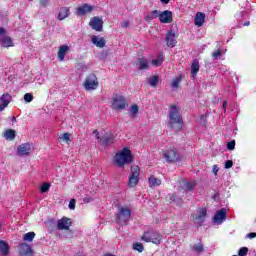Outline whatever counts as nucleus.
Returning <instances> with one entry per match:
<instances>
[{
  "label": "nucleus",
  "mask_w": 256,
  "mask_h": 256,
  "mask_svg": "<svg viewBox=\"0 0 256 256\" xmlns=\"http://www.w3.org/2000/svg\"><path fill=\"white\" fill-rule=\"evenodd\" d=\"M169 126L174 131H181L183 129V118L179 114V108L177 105H172L168 114Z\"/></svg>",
  "instance_id": "obj_1"
},
{
  "label": "nucleus",
  "mask_w": 256,
  "mask_h": 256,
  "mask_svg": "<svg viewBox=\"0 0 256 256\" xmlns=\"http://www.w3.org/2000/svg\"><path fill=\"white\" fill-rule=\"evenodd\" d=\"M133 161V154L129 148H123L114 156V163L117 167H125V165Z\"/></svg>",
  "instance_id": "obj_2"
},
{
  "label": "nucleus",
  "mask_w": 256,
  "mask_h": 256,
  "mask_svg": "<svg viewBox=\"0 0 256 256\" xmlns=\"http://www.w3.org/2000/svg\"><path fill=\"white\" fill-rule=\"evenodd\" d=\"M129 219H131V209L127 206H120L116 214V221L118 225L121 227H123V225H128Z\"/></svg>",
  "instance_id": "obj_3"
},
{
  "label": "nucleus",
  "mask_w": 256,
  "mask_h": 256,
  "mask_svg": "<svg viewBox=\"0 0 256 256\" xmlns=\"http://www.w3.org/2000/svg\"><path fill=\"white\" fill-rule=\"evenodd\" d=\"M142 241L145 243H153L154 245H161L163 236L156 231H147L141 236Z\"/></svg>",
  "instance_id": "obj_4"
},
{
  "label": "nucleus",
  "mask_w": 256,
  "mask_h": 256,
  "mask_svg": "<svg viewBox=\"0 0 256 256\" xmlns=\"http://www.w3.org/2000/svg\"><path fill=\"white\" fill-rule=\"evenodd\" d=\"M83 85L86 91H95L99 87V80L95 74H90L86 77Z\"/></svg>",
  "instance_id": "obj_5"
},
{
  "label": "nucleus",
  "mask_w": 256,
  "mask_h": 256,
  "mask_svg": "<svg viewBox=\"0 0 256 256\" xmlns=\"http://www.w3.org/2000/svg\"><path fill=\"white\" fill-rule=\"evenodd\" d=\"M139 175H141V169L139 166L134 165L131 167V174L128 179L129 187H137V183H139Z\"/></svg>",
  "instance_id": "obj_6"
},
{
  "label": "nucleus",
  "mask_w": 256,
  "mask_h": 256,
  "mask_svg": "<svg viewBox=\"0 0 256 256\" xmlns=\"http://www.w3.org/2000/svg\"><path fill=\"white\" fill-rule=\"evenodd\" d=\"M163 157L167 161V163H177L181 161V154L178 153L175 148L166 150L163 153Z\"/></svg>",
  "instance_id": "obj_7"
},
{
  "label": "nucleus",
  "mask_w": 256,
  "mask_h": 256,
  "mask_svg": "<svg viewBox=\"0 0 256 256\" xmlns=\"http://www.w3.org/2000/svg\"><path fill=\"white\" fill-rule=\"evenodd\" d=\"M125 105H127V100H125V97H123L122 95L115 94L112 97V108L116 111L125 109Z\"/></svg>",
  "instance_id": "obj_8"
},
{
  "label": "nucleus",
  "mask_w": 256,
  "mask_h": 256,
  "mask_svg": "<svg viewBox=\"0 0 256 256\" xmlns=\"http://www.w3.org/2000/svg\"><path fill=\"white\" fill-rule=\"evenodd\" d=\"M7 31L5 28L0 27V45L2 47H13V40H11V37L6 36Z\"/></svg>",
  "instance_id": "obj_9"
},
{
  "label": "nucleus",
  "mask_w": 256,
  "mask_h": 256,
  "mask_svg": "<svg viewBox=\"0 0 256 256\" xmlns=\"http://www.w3.org/2000/svg\"><path fill=\"white\" fill-rule=\"evenodd\" d=\"M196 225H203L205 217H207V209L198 208L196 214L192 215Z\"/></svg>",
  "instance_id": "obj_10"
},
{
  "label": "nucleus",
  "mask_w": 256,
  "mask_h": 256,
  "mask_svg": "<svg viewBox=\"0 0 256 256\" xmlns=\"http://www.w3.org/2000/svg\"><path fill=\"white\" fill-rule=\"evenodd\" d=\"M227 220V209L222 208L221 210H218L213 217V222L217 225H221L224 221Z\"/></svg>",
  "instance_id": "obj_11"
},
{
  "label": "nucleus",
  "mask_w": 256,
  "mask_h": 256,
  "mask_svg": "<svg viewBox=\"0 0 256 256\" xmlns=\"http://www.w3.org/2000/svg\"><path fill=\"white\" fill-rule=\"evenodd\" d=\"M71 15V8L62 6L58 9V13L56 14V19L58 21H65Z\"/></svg>",
  "instance_id": "obj_12"
},
{
  "label": "nucleus",
  "mask_w": 256,
  "mask_h": 256,
  "mask_svg": "<svg viewBox=\"0 0 256 256\" xmlns=\"http://www.w3.org/2000/svg\"><path fill=\"white\" fill-rule=\"evenodd\" d=\"M16 153L19 157H25L27 155H31V144L24 143L19 145Z\"/></svg>",
  "instance_id": "obj_13"
},
{
  "label": "nucleus",
  "mask_w": 256,
  "mask_h": 256,
  "mask_svg": "<svg viewBox=\"0 0 256 256\" xmlns=\"http://www.w3.org/2000/svg\"><path fill=\"white\" fill-rule=\"evenodd\" d=\"M72 224L73 222L71 221V218L63 217L62 219L58 220L57 227L59 231H67Z\"/></svg>",
  "instance_id": "obj_14"
},
{
  "label": "nucleus",
  "mask_w": 256,
  "mask_h": 256,
  "mask_svg": "<svg viewBox=\"0 0 256 256\" xmlns=\"http://www.w3.org/2000/svg\"><path fill=\"white\" fill-rule=\"evenodd\" d=\"M89 25L94 31H103V20L99 17H93L89 22Z\"/></svg>",
  "instance_id": "obj_15"
},
{
  "label": "nucleus",
  "mask_w": 256,
  "mask_h": 256,
  "mask_svg": "<svg viewBox=\"0 0 256 256\" xmlns=\"http://www.w3.org/2000/svg\"><path fill=\"white\" fill-rule=\"evenodd\" d=\"M19 255L20 256H33V249L27 243H22L19 245Z\"/></svg>",
  "instance_id": "obj_16"
},
{
  "label": "nucleus",
  "mask_w": 256,
  "mask_h": 256,
  "mask_svg": "<svg viewBox=\"0 0 256 256\" xmlns=\"http://www.w3.org/2000/svg\"><path fill=\"white\" fill-rule=\"evenodd\" d=\"M159 20L161 23H172L173 22V12L165 10L160 12Z\"/></svg>",
  "instance_id": "obj_17"
},
{
  "label": "nucleus",
  "mask_w": 256,
  "mask_h": 256,
  "mask_svg": "<svg viewBox=\"0 0 256 256\" xmlns=\"http://www.w3.org/2000/svg\"><path fill=\"white\" fill-rule=\"evenodd\" d=\"M12 99H13V97L10 94H3L0 97V101H1L0 111H4L5 107H7L9 105V103H11Z\"/></svg>",
  "instance_id": "obj_18"
},
{
  "label": "nucleus",
  "mask_w": 256,
  "mask_h": 256,
  "mask_svg": "<svg viewBox=\"0 0 256 256\" xmlns=\"http://www.w3.org/2000/svg\"><path fill=\"white\" fill-rule=\"evenodd\" d=\"M115 141V136L113 134H105L100 140L101 145L107 147L109 145H113Z\"/></svg>",
  "instance_id": "obj_19"
},
{
  "label": "nucleus",
  "mask_w": 256,
  "mask_h": 256,
  "mask_svg": "<svg viewBox=\"0 0 256 256\" xmlns=\"http://www.w3.org/2000/svg\"><path fill=\"white\" fill-rule=\"evenodd\" d=\"M91 11H93V6L89 4H83L82 6H79L77 8V15L79 16L87 15V13H91Z\"/></svg>",
  "instance_id": "obj_20"
},
{
  "label": "nucleus",
  "mask_w": 256,
  "mask_h": 256,
  "mask_svg": "<svg viewBox=\"0 0 256 256\" xmlns=\"http://www.w3.org/2000/svg\"><path fill=\"white\" fill-rule=\"evenodd\" d=\"M167 47H175L177 45V40L175 39V32L169 31L166 34Z\"/></svg>",
  "instance_id": "obj_21"
},
{
  "label": "nucleus",
  "mask_w": 256,
  "mask_h": 256,
  "mask_svg": "<svg viewBox=\"0 0 256 256\" xmlns=\"http://www.w3.org/2000/svg\"><path fill=\"white\" fill-rule=\"evenodd\" d=\"M203 23H205V13L198 12L194 18V24L197 27H203Z\"/></svg>",
  "instance_id": "obj_22"
},
{
  "label": "nucleus",
  "mask_w": 256,
  "mask_h": 256,
  "mask_svg": "<svg viewBox=\"0 0 256 256\" xmlns=\"http://www.w3.org/2000/svg\"><path fill=\"white\" fill-rule=\"evenodd\" d=\"M93 45H95L96 47H99L100 49H103V47H105V38L101 37L99 38L98 36H93L91 39Z\"/></svg>",
  "instance_id": "obj_23"
},
{
  "label": "nucleus",
  "mask_w": 256,
  "mask_h": 256,
  "mask_svg": "<svg viewBox=\"0 0 256 256\" xmlns=\"http://www.w3.org/2000/svg\"><path fill=\"white\" fill-rule=\"evenodd\" d=\"M182 185H183V189H185V191H193V189H195V187H197V181L192 180V181H182Z\"/></svg>",
  "instance_id": "obj_24"
},
{
  "label": "nucleus",
  "mask_w": 256,
  "mask_h": 256,
  "mask_svg": "<svg viewBox=\"0 0 256 256\" xmlns=\"http://www.w3.org/2000/svg\"><path fill=\"white\" fill-rule=\"evenodd\" d=\"M9 249H11L9 244L6 241L0 240V255H9Z\"/></svg>",
  "instance_id": "obj_25"
},
{
  "label": "nucleus",
  "mask_w": 256,
  "mask_h": 256,
  "mask_svg": "<svg viewBox=\"0 0 256 256\" xmlns=\"http://www.w3.org/2000/svg\"><path fill=\"white\" fill-rule=\"evenodd\" d=\"M67 51H69V46L63 45L59 47V50H58L59 61H64L65 55H67Z\"/></svg>",
  "instance_id": "obj_26"
},
{
  "label": "nucleus",
  "mask_w": 256,
  "mask_h": 256,
  "mask_svg": "<svg viewBox=\"0 0 256 256\" xmlns=\"http://www.w3.org/2000/svg\"><path fill=\"white\" fill-rule=\"evenodd\" d=\"M199 67V60H193L191 65V75L193 78L197 77V73H199Z\"/></svg>",
  "instance_id": "obj_27"
},
{
  "label": "nucleus",
  "mask_w": 256,
  "mask_h": 256,
  "mask_svg": "<svg viewBox=\"0 0 256 256\" xmlns=\"http://www.w3.org/2000/svg\"><path fill=\"white\" fill-rule=\"evenodd\" d=\"M138 69H140L141 71L149 69V62L147 61L146 58L138 59Z\"/></svg>",
  "instance_id": "obj_28"
},
{
  "label": "nucleus",
  "mask_w": 256,
  "mask_h": 256,
  "mask_svg": "<svg viewBox=\"0 0 256 256\" xmlns=\"http://www.w3.org/2000/svg\"><path fill=\"white\" fill-rule=\"evenodd\" d=\"M191 249H192V251H194V253H203V252H205V246L201 242L191 246Z\"/></svg>",
  "instance_id": "obj_29"
},
{
  "label": "nucleus",
  "mask_w": 256,
  "mask_h": 256,
  "mask_svg": "<svg viewBox=\"0 0 256 256\" xmlns=\"http://www.w3.org/2000/svg\"><path fill=\"white\" fill-rule=\"evenodd\" d=\"M160 13L161 12L159 10H154L150 14L146 15L144 19L145 21H153V19H157V17H159Z\"/></svg>",
  "instance_id": "obj_30"
},
{
  "label": "nucleus",
  "mask_w": 256,
  "mask_h": 256,
  "mask_svg": "<svg viewBox=\"0 0 256 256\" xmlns=\"http://www.w3.org/2000/svg\"><path fill=\"white\" fill-rule=\"evenodd\" d=\"M148 182L150 187H159V185H161V179L155 178L153 175L150 176Z\"/></svg>",
  "instance_id": "obj_31"
},
{
  "label": "nucleus",
  "mask_w": 256,
  "mask_h": 256,
  "mask_svg": "<svg viewBox=\"0 0 256 256\" xmlns=\"http://www.w3.org/2000/svg\"><path fill=\"white\" fill-rule=\"evenodd\" d=\"M169 200L171 201V203H176V205H183V199L175 194H170Z\"/></svg>",
  "instance_id": "obj_32"
},
{
  "label": "nucleus",
  "mask_w": 256,
  "mask_h": 256,
  "mask_svg": "<svg viewBox=\"0 0 256 256\" xmlns=\"http://www.w3.org/2000/svg\"><path fill=\"white\" fill-rule=\"evenodd\" d=\"M163 61H164L163 54H160L156 59L152 60V65L154 67H161V65H163Z\"/></svg>",
  "instance_id": "obj_33"
},
{
  "label": "nucleus",
  "mask_w": 256,
  "mask_h": 256,
  "mask_svg": "<svg viewBox=\"0 0 256 256\" xmlns=\"http://www.w3.org/2000/svg\"><path fill=\"white\" fill-rule=\"evenodd\" d=\"M158 84L159 76H152L148 79V85H150V87H157Z\"/></svg>",
  "instance_id": "obj_34"
},
{
  "label": "nucleus",
  "mask_w": 256,
  "mask_h": 256,
  "mask_svg": "<svg viewBox=\"0 0 256 256\" xmlns=\"http://www.w3.org/2000/svg\"><path fill=\"white\" fill-rule=\"evenodd\" d=\"M5 139H7L8 141H13V139H15V132L14 130H7L4 134Z\"/></svg>",
  "instance_id": "obj_35"
},
{
  "label": "nucleus",
  "mask_w": 256,
  "mask_h": 256,
  "mask_svg": "<svg viewBox=\"0 0 256 256\" xmlns=\"http://www.w3.org/2000/svg\"><path fill=\"white\" fill-rule=\"evenodd\" d=\"M33 239H35V232H28L23 235L24 241L31 242V241H33Z\"/></svg>",
  "instance_id": "obj_36"
},
{
  "label": "nucleus",
  "mask_w": 256,
  "mask_h": 256,
  "mask_svg": "<svg viewBox=\"0 0 256 256\" xmlns=\"http://www.w3.org/2000/svg\"><path fill=\"white\" fill-rule=\"evenodd\" d=\"M133 249L134 251H138V253H143L145 250V247L143 246L142 243L136 242L133 244Z\"/></svg>",
  "instance_id": "obj_37"
},
{
  "label": "nucleus",
  "mask_w": 256,
  "mask_h": 256,
  "mask_svg": "<svg viewBox=\"0 0 256 256\" xmlns=\"http://www.w3.org/2000/svg\"><path fill=\"white\" fill-rule=\"evenodd\" d=\"M179 83H181V76L173 79L172 89H179Z\"/></svg>",
  "instance_id": "obj_38"
},
{
  "label": "nucleus",
  "mask_w": 256,
  "mask_h": 256,
  "mask_svg": "<svg viewBox=\"0 0 256 256\" xmlns=\"http://www.w3.org/2000/svg\"><path fill=\"white\" fill-rule=\"evenodd\" d=\"M139 113V106L137 105H132L130 108V115L131 117H135Z\"/></svg>",
  "instance_id": "obj_39"
},
{
  "label": "nucleus",
  "mask_w": 256,
  "mask_h": 256,
  "mask_svg": "<svg viewBox=\"0 0 256 256\" xmlns=\"http://www.w3.org/2000/svg\"><path fill=\"white\" fill-rule=\"evenodd\" d=\"M50 188H51L50 183H44V184H42L40 191H41V193H47V191H49Z\"/></svg>",
  "instance_id": "obj_40"
},
{
  "label": "nucleus",
  "mask_w": 256,
  "mask_h": 256,
  "mask_svg": "<svg viewBox=\"0 0 256 256\" xmlns=\"http://www.w3.org/2000/svg\"><path fill=\"white\" fill-rule=\"evenodd\" d=\"M197 121L200 125H202V127H205V125L207 123V116L201 115Z\"/></svg>",
  "instance_id": "obj_41"
},
{
  "label": "nucleus",
  "mask_w": 256,
  "mask_h": 256,
  "mask_svg": "<svg viewBox=\"0 0 256 256\" xmlns=\"http://www.w3.org/2000/svg\"><path fill=\"white\" fill-rule=\"evenodd\" d=\"M247 253H249V248H247V247H242L238 251L239 256H246Z\"/></svg>",
  "instance_id": "obj_42"
},
{
  "label": "nucleus",
  "mask_w": 256,
  "mask_h": 256,
  "mask_svg": "<svg viewBox=\"0 0 256 256\" xmlns=\"http://www.w3.org/2000/svg\"><path fill=\"white\" fill-rule=\"evenodd\" d=\"M39 5L42 9H45L46 7H49L50 0H40Z\"/></svg>",
  "instance_id": "obj_43"
},
{
  "label": "nucleus",
  "mask_w": 256,
  "mask_h": 256,
  "mask_svg": "<svg viewBox=\"0 0 256 256\" xmlns=\"http://www.w3.org/2000/svg\"><path fill=\"white\" fill-rule=\"evenodd\" d=\"M222 53H223V51L221 49H218L212 53V58L219 59V57H221Z\"/></svg>",
  "instance_id": "obj_44"
},
{
  "label": "nucleus",
  "mask_w": 256,
  "mask_h": 256,
  "mask_svg": "<svg viewBox=\"0 0 256 256\" xmlns=\"http://www.w3.org/2000/svg\"><path fill=\"white\" fill-rule=\"evenodd\" d=\"M24 101H25L26 103H31V101H33V94H31V93H26V94L24 95Z\"/></svg>",
  "instance_id": "obj_45"
},
{
  "label": "nucleus",
  "mask_w": 256,
  "mask_h": 256,
  "mask_svg": "<svg viewBox=\"0 0 256 256\" xmlns=\"http://www.w3.org/2000/svg\"><path fill=\"white\" fill-rule=\"evenodd\" d=\"M227 149L229 151H233L235 149V140H232V141L227 143Z\"/></svg>",
  "instance_id": "obj_46"
},
{
  "label": "nucleus",
  "mask_w": 256,
  "mask_h": 256,
  "mask_svg": "<svg viewBox=\"0 0 256 256\" xmlns=\"http://www.w3.org/2000/svg\"><path fill=\"white\" fill-rule=\"evenodd\" d=\"M61 139H63V141H66V143H69L70 139H71V134L69 133H64L61 137Z\"/></svg>",
  "instance_id": "obj_47"
},
{
  "label": "nucleus",
  "mask_w": 256,
  "mask_h": 256,
  "mask_svg": "<svg viewBox=\"0 0 256 256\" xmlns=\"http://www.w3.org/2000/svg\"><path fill=\"white\" fill-rule=\"evenodd\" d=\"M225 169H231V167H233V161L232 160H227L225 162Z\"/></svg>",
  "instance_id": "obj_48"
},
{
  "label": "nucleus",
  "mask_w": 256,
  "mask_h": 256,
  "mask_svg": "<svg viewBox=\"0 0 256 256\" xmlns=\"http://www.w3.org/2000/svg\"><path fill=\"white\" fill-rule=\"evenodd\" d=\"M68 207H69V209L74 211V209H75V199L70 200Z\"/></svg>",
  "instance_id": "obj_49"
},
{
  "label": "nucleus",
  "mask_w": 256,
  "mask_h": 256,
  "mask_svg": "<svg viewBox=\"0 0 256 256\" xmlns=\"http://www.w3.org/2000/svg\"><path fill=\"white\" fill-rule=\"evenodd\" d=\"M255 237H256L255 232H251L246 235V239H255Z\"/></svg>",
  "instance_id": "obj_50"
},
{
  "label": "nucleus",
  "mask_w": 256,
  "mask_h": 256,
  "mask_svg": "<svg viewBox=\"0 0 256 256\" xmlns=\"http://www.w3.org/2000/svg\"><path fill=\"white\" fill-rule=\"evenodd\" d=\"M93 135H95L96 139L99 141V143H101V137L99 136V132L97 130L93 131Z\"/></svg>",
  "instance_id": "obj_51"
},
{
  "label": "nucleus",
  "mask_w": 256,
  "mask_h": 256,
  "mask_svg": "<svg viewBox=\"0 0 256 256\" xmlns=\"http://www.w3.org/2000/svg\"><path fill=\"white\" fill-rule=\"evenodd\" d=\"M212 171H213L214 175H217V173H219V167L217 165H214L212 168Z\"/></svg>",
  "instance_id": "obj_52"
},
{
  "label": "nucleus",
  "mask_w": 256,
  "mask_h": 256,
  "mask_svg": "<svg viewBox=\"0 0 256 256\" xmlns=\"http://www.w3.org/2000/svg\"><path fill=\"white\" fill-rule=\"evenodd\" d=\"M121 27H123L124 29H127V27H129V21L122 22Z\"/></svg>",
  "instance_id": "obj_53"
},
{
  "label": "nucleus",
  "mask_w": 256,
  "mask_h": 256,
  "mask_svg": "<svg viewBox=\"0 0 256 256\" xmlns=\"http://www.w3.org/2000/svg\"><path fill=\"white\" fill-rule=\"evenodd\" d=\"M222 109H224V111H227V101L223 102Z\"/></svg>",
  "instance_id": "obj_54"
},
{
  "label": "nucleus",
  "mask_w": 256,
  "mask_h": 256,
  "mask_svg": "<svg viewBox=\"0 0 256 256\" xmlns=\"http://www.w3.org/2000/svg\"><path fill=\"white\" fill-rule=\"evenodd\" d=\"M251 25V22L247 21L243 24L244 27H249Z\"/></svg>",
  "instance_id": "obj_55"
},
{
  "label": "nucleus",
  "mask_w": 256,
  "mask_h": 256,
  "mask_svg": "<svg viewBox=\"0 0 256 256\" xmlns=\"http://www.w3.org/2000/svg\"><path fill=\"white\" fill-rule=\"evenodd\" d=\"M160 1H161V3H164V5H167V4H169L170 0H160Z\"/></svg>",
  "instance_id": "obj_56"
},
{
  "label": "nucleus",
  "mask_w": 256,
  "mask_h": 256,
  "mask_svg": "<svg viewBox=\"0 0 256 256\" xmlns=\"http://www.w3.org/2000/svg\"><path fill=\"white\" fill-rule=\"evenodd\" d=\"M91 201V198H84V203H89Z\"/></svg>",
  "instance_id": "obj_57"
},
{
  "label": "nucleus",
  "mask_w": 256,
  "mask_h": 256,
  "mask_svg": "<svg viewBox=\"0 0 256 256\" xmlns=\"http://www.w3.org/2000/svg\"><path fill=\"white\" fill-rule=\"evenodd\" d=\"M12 121H15V117L12 118Z\"/></svg>",
  "instance_id": "obj_58"
},
{
  "label": "nucleus",
  "mask_w": 256,
  "mask_h": 256,
  "mask_svg": "<svg viewBox=\"0 0 256 256\" xmlns=\"http://www.w3.org/2000/svg\"><path fill=\"white\" fill-rule=\"evenodd\" d=\"M0 229H1V224H0Z\"/></svg>",
  "instance_id": "obj_59"
},
{
  "label": "nucleus",
  "mask_w": 256,
  "mask_h": 256,
  "mask_svg": "<svg viewBox=\"0 0 256 256\" xmlns=\"http://www.w3.org/2000/svg\"><path fill=\"white\" fill-rule=\"evenodd\" d=\"M29 1H33V0H29Z\"/></svg>",
  "instance_id": "obj_60"
}]
</instances>
